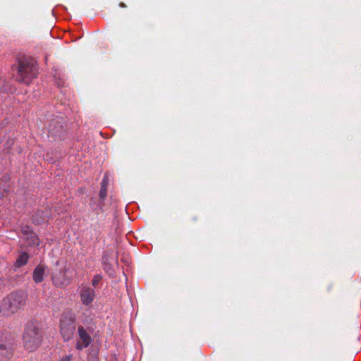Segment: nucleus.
Instances as JSON below:
<instances>
[{
    "instance_id": "f3484780",
    "label": "nucleus",
    "mask_w": 361,
    "mask_h": 361,
    "mask_svg": "<svg viewBox=\"0 0 361 361\" xmlns=\"http://www.w3.org/2000/svg\"><path fill=\"white\" fill-rule=\"evenodd\" d=\"M334 287V284L332 282H331V283H329L328 284L327 287H326V290H327V291H328L329 293V292H331V291L333 290Z\"/></svg>"
},
{
    "instance_id": "0eeeda50",
    "label": "nucleus",
    "mask_w": 361,
    "mask_h": 361,
    "mask_svg": "<svg viewBox=\"0 0 361 361\" xmlns=\"http://www.w3.org/2000/svg\"><path fill=\"white\" fill-rule=\"evenodd\" d=\"M68 269L66 267L56 270L52 275L53 284L59 288L64 287L70 283V278L67 276Z\"/></svg>"
},
{
    "instance_id": "6e6552de",
    "label": "nucleus",
    "mask_w": 361,
    "mask_h": 361,
    "mask_svg": "<svg viewBox=\"0 0 361 361\" xmlns=\"http://www.w3.org/2000/svg\"><path fill=\"white\" fill-rule=\"evenodd\" d=\"M78 334L79 339L76 343L75 348L78 350H82L84 348H87L92 343V340L90 334L82 326H78Z\"/></svg>"
},
{
    "instance_id": "1a4fd4ad",
    "label": "nucleus",
    "mask_w": 361,
    "mask_h": 361,
    "mask_svg": "<svg viewBox=\"0 0 361 361\" xmlns=\"http://www.w3.org/2000/svg\"><path fill=\"white\" fill-rule=\"evenodd\" d=\"M51 215L49 209L44 207L37 209L32 215V222L37 225L46 223L49 221Z\"/></svg>"
},
{
    "instance_id": "dca6fc26",
    "label": "nucleus",
    "mask_w": 361,
    "mask_h": 361,
    "mask_svg": "<svg viewBox=\"0 0 361 361\" xmlns=\"http://www.w3.org/2000/svg\"><path fill=\"white\" fill-rule=\"evenodd\" d=\"M73 358L72 355H68L63 357L60 361H71Z\"/></svg>"
},
{
    "instance_id": "f257e3e1",
    "label": "nucleus",
    "mask_w": 361,
    "mask_h": 361,
    "mask_svg": "<svg viewBox=\"0 0 361 361\" xmlns=\"http://www.w3.org/2000/svg\"><path fill=\"white\" fill-rule=\"evenodd\" d=\"M42 339L40 324L35 320L27 322L22 336L23 348L30 353L34 352L40 346Z\"/></svg>"
},
{
    "instance_id": "f03ea898",
    "label": "nucleus",
    "mask_w": 361,
    "mask_h": 361,
    "mask_svg": "<svg viewBox=\"0 0 361 361\" xmlns=\"http://www.w3.org/2000/svg\"><path fill=\"white\" fill-rule=\"evenodd\" d=\"M27 296L23 292H14L5 297L0 304V313L10 317L17 313L26 303Z\"/></svg>"
},
{
    "instance_id": "2eb2a0df",
    "label": "nucleus",
    "mask_w": 361,
    "mask_h": 361,
    "mask_svg": "<svg viewBox=\"0 0 361 361\" xmlns=\"http://www.w3.org/2000/svg\"><path fill=\"white\" fill-rule=\"evenodd\" d=\"M102 280V276L100 274H96L94 276L92 284L94 287H97Z\"/></svg>"
},
{
    "instance_id": "20e7f679",
    "label": "nucleus",
    "mask_w": 361,
    "mask_h": 361,
    "mask_svg": "<svg viewBox=\"0 0 361 361\" xmlns=\"http://www.w3.org/2000/svg\"><path fill=\"white\" fill-rule=\"evenodd\" d=\"M75 319L68 315H62L60 320V332L64 341H70L74 336Z\"/></svg>"
},
{
    "instance_id": "a211bd4d",
    "label": "nucleus",
    "mask_w": 361,
    "mask_h": 361,
    "mask_svg": "<svg viewBox=\"0 0 361 361\" xmlns=\"http://www.w3.org/2000/svg\"><path fill=\"white\" fill-rule=\"evenodd\" d=\"M119 6L121 7V8H126V5L123 2H121L119 4Z\"/></svg>"
},
{
    "instance_id": "ddd939ff",
    "label": "nucleus",
    "mask_w": 361,
    "mask_h": 361,
    "mask_svg": "<svg viewBox=\"0 0 361 361\" xmlns=\"http://www.w3.org/2000/svg\"><path fill=\"white\" fill-rule=\"evenodd\" d=\"M29 258H30V256L27 252H22L17 257L16 262H15V267L19 268V267H21L25 265L27 263Z\"/></svg>"
},
{
    "instance_id": "4468645a",
    "label": "nucleus",
    "mask_w": 361,
    "mask_h": 361,
    "mask_svg": "<svg viewBox=\"0 0 361 361\" xmlns=\"http://www.w3.org/2000/svg\"><path fill=\"white\" fill-rule=\"evenodd\" d=\"M107 195V180L106 178L104 177L101 183V188L99 191V198L104 200Z\"/></svg>"
},
{
    "instance_id": "7ed1b4c3",
    "label": "nucleus",
    "mask_w": 361,
    "mask_h": 361,
    "mask_svg": "<svg viewBox=\"0 0 361 361\" xmlns=\"http://www.w3.org/2000/svg\"><path fill=\"white\" fill-rule=\"evenodd\" d=\"M37 69L34 61L23 59L19 60L16 80L21 83L28 85L37 76Z\"/></svg>"
},
{
    "instance_id": "9b49d317",
    "label": "nucleus",
    "mask_w": 361,
    "mask_h": 361,
    "mask_svg": "<svg viewBox=\"0 0 361 361\" xmlns=\"http://www.w3.org/2000/svg\"><path fill=\"white\" fill-rule=\"evenodd\" d=\"M23 238L27 241L28 245H39V238L29 226H24L21 229Z\"/></svg>"
},
{
    "instance_id": "423d86ee",
    "label": "nucleus",
    "mask_w": 361,
    "mask_h": 361,
    "mask_svg": "<svg viewBox=\"0 0 361 361\" xmlns=\"http://www.w3.org/2000/svg\"><path fill=\"white\" fill-rule=\"evenodd\" d=\"M48 133L49 136L59 139L64 136V129L61 118L50 121L48 126Z\"/></svg>"
},
{
    "instance_id": "39448f33",
    "label": "nucleus",
    "mask_w": 361,
    "mask_h": 361,
    "mask_svg": "<svg viewBox=\"0 0 361 361\" xmlns=\"http://www.w3.org/2000/svg\"><path fill=\"white\" fill-rule=\"evenodd\" d=\"M14 341L12 338H0V361H8L14 353Z\"/></svg>"
},
{
    "instance_id": "f8f14e48",
    "label": "nucleus",
    "mask_w": 361,
    "mask_h": 361,
    "mask_svg": "<svg viewBox=\"0 0 361 361\" xmlns=\"http://www.w3.org/2000/svg\"><path fill=\"white\" fill-rule=\"evenodd\" d=\"M46 270L47 267L45 264H39L37 265L32 274L33 281L36 283H39L43 281Z\"/></svg>"
},
{
    "instance_id": "9d476101",
    "label": "nucleus",
    "mask_w": 361,
    "mask_h": 361,
    "mask_svg": "<svg viewBox=\"0 0 361 361\" xmlns=\"http://www.w3.org/2000/svg\"><path fill=\"white\" fill-rule=\"evenodd\" d=\"M80 296L82 303L85 306H88L94 299V290L89 286H84L81 288Z\"/></svg>"
}]
</instances>
